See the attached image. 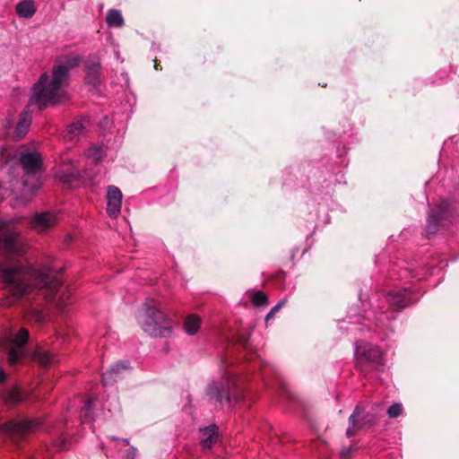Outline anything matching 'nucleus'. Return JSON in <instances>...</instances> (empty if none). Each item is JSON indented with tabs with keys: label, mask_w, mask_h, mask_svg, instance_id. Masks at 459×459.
<instances>
[{
	"label": "nucleus",
	"mask_w": 459,
	"mask_h": 459,
	"mask_svg": "<svg viewBox=\"0 0 459 459\" xmlns=\"http://www.w3.org/2000/svg\"><path fill=\"white\" fill-rule=\"evenodd\" d=\"M0 281L6 291L2 305L11 307L36 286L45 290L49 299H55L63 286L60 272L50 267H34L30 264L7 265L0 261Z\"/></svg>",
	"instance_id": "nucleus-1"
},
{
	"label": "nucleus",
	"mask_w": 459,
	"mask_h": 459,
	"mask_svg": "<svg viewBox=\"0 0 459 459\" xmlns=\"http://www.w3.org/2000/svg\"><path fill=\"white\" fill-rule=\"evenodd\" d=\"M82 61V56L76 53L57 57L52 67V77L45 73L34 84L30 104H37L40 111L45 109L55 100L59 90L67 83L69 71L78 67Z\"/></svg>",
	"instance_id": "nucleus-2"
},
{
	"label": "nucleus",
	"mask_w": 459,
	"mask_h": 459,
	"mask_svg": "<svg viewBox=\"0 0 459 459\" xmlns=\"http://www.w3.org/2000/svg\"><path fill=\"white\" fill-rule=\"evenodd\" d=\"M138 319L143 331L152 336L168 337L172 333L168 316L155 304L143 303Z\"/></svg>",
	"instance_id": "nucleus-3"
},
{
	"label": "nucleus",
	"mask_w": 459,
	"mask_h": 459,
	"mask_svg": "<svg viewBox=\"0 0 459 459\" xmlns=\"http://www.w3.org/2000/svg\"><path fill=\"white\" fill-rule=\"evenodd\" d=\"M16 158L24 172L22 178V185L30 192H34L40 188L43 168L41 155L37 151L23 149L16 153Z\"/></svg>",
	"instance_id": "nucleus-4"
},
{
	"label": "nucleus",
	"mask_w": 459,
	"mask_h": 459,
	"mask_svg": "<svg viewBox=\"0 0 459 459\" xmlns=\"http://www.w3.org/2000/svg\"><path fill=\"white\" fill-rule=\"evenodd\" d=\"M206 395L211 403L228 406L235 405L245 398L244 390L239 386L237 379L232 377L221 381H212L206 387Z\"/></svg>",
	"instance_id": "nucleus-5"
},
{
	"label": "nucleus",
	"mask_w": 459,
	"mask_h": 459,
	"mask_svg": "<svg viewBox=\"0 0 459 459\" xmlns=\"http://www.w3.org/2000/svg\"><path fill=\"white\" fill-rule=\"evenodd\" d=\"M355 360L357 368L366 377L375 371H382L385 366L381 350L364 341L355 343Z\"/></svg>",
	"instance_id": "nucleus-6"
},
{
	"label": "nucleus",
	"mask_w": 459,
	"mask_h": 459,
	"mask_svg": "<svg viewBox=\"0 0 459 459\" xmlns=\"http://www.w3.org/2000/svg\"><path fill=\"white\" fill-rule=\"evenodd\" d=\"M385 299L393 311L399 312L416 304L420 300V296L415 290L402 287L389 290Z\"/></svg>",
	"instance_id": "nucleus-7"
},
{
	"label": "nucleus",
	"mask_w": 459,
	"mask_h": 459,
	"mask_svg": "<svg viewBox=\"0 0 459 459\" xmlns=\"http://www.w3.org/2000/svg\"><path fill=\"white\" fill-rule=\"evenodd\" d=\"M0 252L19 256L25 253V246L20 231L14 229L5 230V227L0 230Z\"/></svg>",
	"instance_id": "nucleus-8"
},
{
	"label": "nucleus",
	"mask_w": 459,
	"mask_h": 459,
	"mask_svg": "<svg viewBox=\"0 0 459 459\" xmlns=\"http://www.w3.org/2000/svg\"><path fill=\"white\" fill-rule=\"evenodd\" d=\"M376 417L370 413H365L364 408L357 405L349 417V426L346 429V436L352 437L366 427H371L376 424Z\"/></svg>",
	"instance_id": "nucleus-9"
},
{
	"label": "nucleus",
	"mask_w": 459,
	"mask_h": 459,
	"mask_svg": "<svg viewBox=\"0 0 459 459\" xmlns=\"http://www.w3.org/2000/svg\"><path fill=\"white\" fill-rule=\"evenodd\" d=\"M41 429H43V422L40 420H10L0 423V433L5 435L26 434Z\"/></svg>",
	"instance_id": "nucleus-10"
},
{
	"label": "nucleus",
	"mask_w": 459,
	"mask_h": 459,
	"mask_svg": "<svg viewBox=\"0 0 459 459\" xmlns=\"http://www.w3.org/2000/svg\"><path fill=\"white\" fill-rule=\"evenodd\" d=\"M447 204L446 202H442L437 207L430 209L426 224V236L428 238H430L431 236H434L438 231L442 222L447 220Z\"/></svg>",
	"instance_id": "nucleus-11"
},
{
	"label": "nucleus",
	"mask_w": 459,
	"mask_h": 459,
	"mask_svg": "<svg viewBox=\"0 0 459 459\" xmlns=\"http://www.w3.org/2000/svg\"><path fill=\"white\" fill-rule=\"evenodd\" d=\"M57 222V214L52 212H37L30 220L31 227L39 232L53 228Z\"/></svg>",
	"instance_id": "nucleus-12"
},
{
	"label": "nucleus",
	"mask_w": 459,
	"mask_h": 459,
	"mask_svg": "<svg viewBox=\"0 0 459 459\" xmlns=\"http://www.w3.org/2000/svg\"><path fill=\"white\" fill-rule=\"evenodd\" d=\"M123 195L120 189L115 186H108L107 213L111 218H117L120 212Z\"/></svg>",
	"instance_id": "nucleus-13"
},
{
	"label": "nucleus",
	"mask_w": 459,
	"mask_h": 459,
	"mask_svg": "<svg viewBox=\"0 0 459 459\" xmlns=\"http://www.w3.org/2000/svg\"><path fill=\"white\" fill-rule=\"evenodd\" d=\"M31 124V116L28 111H22L14 128L13 138L16 141L22 139L29 132Z\"/></svg>",
	"instance_id": "nucleus-14"
},
{
	"label": "nucleus",
	"mask_w": 459,
	"mask_h": 459,
	"mask_svg": "<svg viewBox=\"0 0 459 459\" xmlns=\"http://www.w3.org/2000/svg\"><path fill=\"white\" fill-rule=\"evenodd\" d=\"M90 125V118L87 117H82L79 119L74 121L67 126L65 138L69 141H74Z\"/></svg>",
	"instance_id": "nucleus-15"
},
{
	"label": "nucleus",
	"mask_w": 459,
	"mask_h": 459,
	"mask_svg": "<svg viewBox=\"0 0 459 459\" xmlns=\"http://www.w3.org/2000/svg\"><path fill=\"white\" fill-rule=\"evenodd\" d=\"M204 437L201 439L200 444L204 449H211L217 442L219 432L218 427L212 424L208 427L201 429Z\"/></svg>",
	"instance_id": "nucleus-16"
},
{
	"label": "nucleus",
	"mask_w": 459,
	"mask_h": 459,
	"mask_svg": "<svg viewBox=\"0 0 459 459\" xmlns=\"http://www.w3.org/2000/svg\"><path fill=\"white\" fill-rule=\"evenodd\" d=\"M130 364L128 361L121 360L116 362L112 367L102 374V382L104 385H108L116 381L118 374L123 370L129 368Z\"/></svg>",
	"instance_id": "nucleus-17"
},
{
	"label": "nucleus",
	"mask_w": 459,
	"mask_h": 459,
	"mask_svg": "<svg viewBox=\"0 0 459 459\" xmlns=\"http://www.w3.org/2000/svg\"><path fill=\"white\" fill-rule=\"evenodd\" d=\"M16 13L20 17L31 18L36 13V7L32 0H22L16 4Z\"/></svg>",
	"instance_id": "nucleus-18"
},
{
	"label": "nucleus",
	"mask_w": 459,
	"mask_h": 459,
	"mask_svg": "<svg viewBox=\"0 0 459 459\" xmlns=\"http://www.w3.org/2000/svg\"><path fill=\"white\" fill-rule=\"evenodd\" d=\"M3 398L9 404H17L24 400V396L17 386H13L3 393Z\"/></svg>",
	"instance_id": "nucleus-19"
},
{
	"label": "nucleus",
	"mask_w": 459,
	"mask_h": 459,
	"mask_svg": "<svg viewBox=\"0 0 459 459\" xmlns=\"http://www.w3.org/2000/svg\"><path fill=\"white\" fill-rule=\"evenodd\" d=\"M24 356V348L13 346L8 351L7 362L11 367H15L22 360Z\"/></svg>",
	"instance_id": "nucleus-20"
},
{
	"label": "nucleus",
	"mask_w": 459,
	"mask_h": 459,
	"mask_svg": "<svg viewBox=\"0 0 459 459\" xmlns=\"http://www.w3.org/2000/svg\"><path fill=\"white\" fill-rule=\"evenodd\" d=\"M201 318L196 315L188 316L184 322V328L189 335L196 333L200 328Z\"/></svg>",
	"instance_id": "nucleus-21"
},
{
	"label": "nucleus",
	"mask_w": 459,
	"mask_h": 459,
	"mask_svg": "<svg viewBox=\"0 0 459 459\" xmlns=\"http://www.w3.org/2000/svg\"><path fill=\"white\" fill-rule=\"evenodd\" d=\"M106 22L108 27H122L124 25V19L120 11L117 9H110L106 16Z\"/></svg>",
	"instance_id": "nucleus-22"
},
{
	"label": "nucleus",
	"mask_w": 459,
	"mask_h": 459,
	"mask_svg": "<svg viewBox=\"0 0 459 459\" xmlns=\"http://www.w3.org/2000/svg\"><path fill=\"white\" fill-rule=\"evenodd\" d=\"M101 63L97 55H91L84 61V72L100 71Z\"/></svg>",
	"instance_id": "nucleus-23"
},
{
	"label": "nucleus",
	"mask_w": 459,
	"mask_h": 459,
	"mask_svg": "<svg viewBox=\"0 0 459 459\" xmlns=\"http://www.w3.org/2000/svg\"><path fill=\"white\" fill-rule=\"evenodd\" d=\"M85 84L92 87L93 89H98L101 83L100 71L85 72Z\"/></svg>",
	"instance_id": "nucleus-24"
},
{
	"label": "nucleus",
	"mask_w": 459,
	"mask_h": 459,
	"mask_svg": "<svg viewBox=\"0 0 459 459\" xmlns=\"http://www.w3.org/2000/svg\"><path fill=\"white\" fill-rule=\"evenodd\" d=\"M29 331L26 328H21L13 340V346L24 348V345L29 341Z\"/></svg>",
	"instance_id": "nucleus-25"
},
{
	"label": "nucleus",
	"mask_w": 459,
	"mask_h": 459,
	"mask_svg": "<svg viewBox=\"0 0 459 459\" xmlns=\"http://www.w3.org/2000/svg\"><path fill=\"white\" fill-rule=\"evenodd\" d=\"M251 301L255 307H265L268 305V297L262 290H256L251 297Z\"/></svg>",
	"instance_id": "nucleus-26"
},
{
	"label": "nucleus",
	"mask_w": 459,
	"mask_h": 459,
	"mask_svg": "<svg viewBox=\"0 0 459 459\" xmlns=\"http://www.w3.org/2000/svg\"><path fill=\"white\" fill-rule=\"evenodd\" d=\"M403 411V407L402 403H395L392 404L387 409V415L391 419H395V418L399 417L400 415H402Z\"/></svg>",
	"instance_id": "nucleus-27"
},
{
	"label": "nucleus",
	"mask_w": 459,
	"mask_h": 459,
	"mask_svg": "<svg viewBox=\"0 0 459 459\" xmlns=\"http://www.w3.org/2000/svg\"><path fill=\"white\" fill-rule=\"evenodd\" d=\"M250 332H240L237 337V342L245 350L249 349Z\"/></svg>",
	"instance_id": "nucleus-28"
},
{
	"label": "nucleus",
	"mask_w": 459,
	"mask_h": 459,
	"mask_svg": "<svg viewBox=\"0 0 459 459\" xmlns=\"http://www.w3.org/2000/svg\"><path fill=\"white\" fill-rule=\"evenodd\" d=\"M36 359L42 366L45 367L54 362L52 355L48 352H38L36 354Z\"/></svg>",
	"instance_id": "nucleus-29"
},
{
	"label": "nucleus",
	"mask_w": 459,
	"mask_h": 459,
	"mask_svg": "<svg viewBox=\"0 0 459 459\" xmlns=\"http://www.w3.org/2000/svg\"><path fill=\"white\" fill-rule=\"evenodd\" d=\"M68 438L66 434L61 433L55 440L54 445L59 449L67 448Z\"/></svg>",
	"instance_id": "nucleus-30"
},
{
	"label": "nucleus",
	"mask_w": 459,
	"mask_h": 459,
	"mask_svg": "<svg viewBox=\"0 0 459 459\" xmlns=\"http://www.w3.org/2000/svg\"><path fill=\"white\" fill-rule=\"evenodd\" d=\"M394 317L393 316L392 319ZM376 320L377 322V327H382L385 325V321H390L391 317L387 315L386 312H379L376 315Z\"/></svg>",
	"instance_id": "nucleus-31"
},
{
	"label": "nucleus",
	"mask_w": 459,
	"mask_h": 459,
	"mask_svg": "<svg viewBox=\"0 0 459 459\" xmlns=\"http://www.w3.org/2000/svg\"><path fill=\"white\" fill-rule=\"evenodd\" d=\"M93 401L89 399L85 402L84 406L82 407V411H85V416L88 415V412L92 410Z\"/></svg>",
	"instance_id": "nucleus-32"
},
{
	"label": "nucleus",
	"mask_w": 459,
	"mask_h": 459,
	"mask_svg": "<svg viewBox=\"0 0 459 459\" xmlns=\"http://www.w3.org/2000/svg\"><path fill=\"white\" fill-rule=\"evenodd\" d=\"M351 446L349 447H343L341 451V455L344 458H349L351 453Z\"/></svg>",
	"instance_id": "nucleus-33"
},
{
	"label": "nucleus",
	"mask_w": 459,
	"mask_h": 459,
	"mask_svg": "<svg viewBox=\"0 0 459 459\" xmlns=\"http://www.w3.org/2000/svg\"><path fill=\"white\" fill-rule=\"evenodd\" d=\"M286 303V299H281L278 304H276L272 309L271 311L273 313H277L281 308V307Z\"/></svg>",
	"instance_id": "nucleus-34"
},
{
	"label": "nucleus",
	"mask_w": 459,
	"mask_h": 459,
	"mask_svg": "<svg viewBox=\"0 0 459 459\" xmlns=\"http://www.w3.org/2000/svg\"><path fill=\"white\" fill-rule=\"evenodd\" d=\"M136 455V450L135 448H132L130 451L127 452L126 458L127 459H134Z\"/></svg>",
	"instance_id": "nucleus-35"
},
{
	"label": "nucleus",
	"mask_w": 459,
	"mask_h": 459,
	"mask_svg": "<svg viewBox=\"0 0 459 459\" xmlns=\"http://www.w3.org/2000/svg\"><path fill=\"white\" fill-rule=\"evenodd\" d=\"M6 378H7V376H6L5 372L0 368V385L4 383Z\"/></svg>",
	"instance_id": "nucleus-36"
},
{
	"label": "nucleus",
	"mask_w": 459,
	"mask_h": 459,
	"mask_svg": "<svg viewBox=\"0 0 459 459\" xmlns=\"http://www.w3.org/2000/svg\"><path fill=\"white\" fill-rule=\"evenodd\" d=\"M274 315H275V314H274V313H273V312L270 310V311H269V313H268V314L266 315V316H265V321L270 320L272 317H273V316H274Z\"/></svg>",
	"instance_id": "nucleus-37"
},
{
	"label": "nucleus",
	"mask_w": 459,
	"mask_h": 459,
	"mask_svg": "<svg viewBox=\"0 0 459 459\" xmlns=\"http://www.w3.org/2000/svg\"><path fill=\"white\" fill-rule=\"evenodd\" d=\"M6 226L4 221L0 222V230H2Z\"/></svg>",
	"instance_id": "nucleus-38"
},
{
	"label": "nucleus",
	"mask_w": 459,
	"mask_h": 459,
	"mask_svg": "<svg viewBox=\"0 0 459 459\" xmlns=\"http://www.w3.org/2000/svg\"><path fill=\"white\" fill-rule=\"evenodd\" d=\"M125 445L128 446L129 445V439L127 438H125V439H121Z\"/></svg>",
	"instance_id": "nucleus-39"
},
{
	"label": "nucleus",
	"mask_w": 459,
	"mask_h": 459,
	"mask_svg": "<svg viewBox=\"0 0 459 459\" xmlns=\"http://www.w3.org/2000/svg\"><path fill=\"white\" fill-rule=\"evenodd\" d=\"M154 62H155L154 67L156 70H158L159 69L158 66L160 65V63H158L156 59L154 60Z\"/></svg>",
	"instance_id": "nucleus-40"
},
{
	"label": "nucleus",
	"mask_w": 459,
	"mask_h": 459,
	"mask_svg": "<svg viewBox=\"0 0 459 459\" xmlns=\"http://www.w3.org/2000/svg\"><path fill=\"white\" fill-rule=\"evenodd\" d=\"M112 439H114V440H117L118 438H117V437H112Z\"/></svg>",
	"instance_id": "nucleus-41"
}]
</instances>
